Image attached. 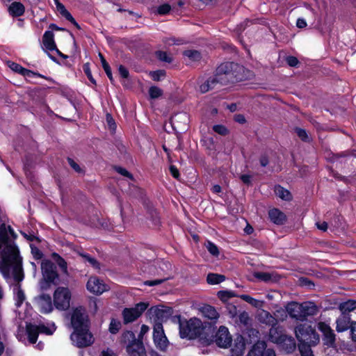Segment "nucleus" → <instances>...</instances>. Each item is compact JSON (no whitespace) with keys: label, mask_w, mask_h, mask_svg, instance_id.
Listing matches in <instances>:
<instances>
[{"label":"nucleus","mask_w":356,"mask_h":356,"mask_svg":"<svg viewBox=\"0 0 356 356\" xmlns=\"http://www.w3.org/2000/svg\"><path fill=\"white\" fill-rule=\"evenodd\" d=\"M16 234L10 226L0 225V271L5 277L12 274L17 283L13 286L15 305L19 307L25 300V294L19 284L24 279L22 258L14 242Z\"/></svg>","instance_id":"obj_1"},{"label":"nucleus","mask_w":356,"mask_h":356,"mask_svg":"<svg viewBox=\"0 0 356 356\" xmlns=\"http://www.w3.org/2000/svg\"><path fill=\"white\" fill-rule=\"evenodd\" d=\"M177 321L179 325V334L181 338L195 339L205 334L209 335L214 330V325L219 318L218 313H207L205 316L208 321L202 323L197 318H192L188 321H182L178 316Z\"/></svg>","instance_id":"obj_2"},{"label":"nucleus","mask_w":356,"mask_h":356,"mask_svg":"<svg viewBox=\"0 0 356 356\" xmlns=\"http://www.w3.org/2000/svg\"><path fill=\"white\" fill-rule=\"evenodd\" d=\"M243 72L244 67L242 65L234 62H225L216 68L215 75L222 86L242 81L244 78Z\"/></svg>","instance_id":"obj_3"},{"label":"nucleus","mask_w":356,"mask_h":356,"mask_svg":"<svg viewBox=\"0 0 356 356\" xmlns=\"http://www.w3.org/2000/svg\"><path fill=\"white\" fill-rule=\"evenodd\" d=\"M55 325L52 324L51 327H47L44 324L35 325L32 323L26 322L25 330L22 325H19L16 337L21 341H25L27 339L30 343H36L39 333H45L52 334L55 331Z\"/></svg>","instance_id":"obj_4"},{"label":"nucleus","mask_w":356,"mask_h":356,"mask_svg":"<svg viewBox=\"0 0 356 356\" xmlns=\"http://www.w3.org/2000/svg\"><path fill=\"white\" fill-rule=\"evenodd\" d=\"M295 334L299 343L317 346L320 343L319 334L312 325L307 323L298 325L295 328Z\"/></svg>","instance_id":"obj_5"},{"label":"nucleus","mask_w":356,"mask_h":356,"mask_svg":"<svg viewBox=\"0 0 356 356\" xmlns=\"http://www.w3.org/2000/svg\"><path fill=\"white\" fill-rule=\"evenodd\" d=\"M270 341L287 353H291L296 349V343L293 337L282 333L276 327H271L269 331Z\"/></svg>","instance_id":"obj_6"},{"label":"nucleus","mask_w":356,"mask_h":356,"mask_svg":"<svg viewBox=\"0 0 356 356\" xmlns=\"http://www.w3.org/2000/svg\"><path fill=\"white\" fill-rule=\"evenodd\" d=\"M42 274L44 282H41L40 288L47 290L50 284H58V274L56 270V266L50 260L44 259L41 263Z\"/></svg>","instance_id":"obj_7"},{"label":"nucleus","mask_w":356,"mask_h":356,"mask_svg":"<svg viewBox=\"0 0 356 356\" xmlns=\"http://www.w3.org/2000/svg\"><path fill=\"white\" fill-rule=\"evenodd\" d=\"M72 293L67 287L59 286L54 293V305L58 310L66 311L70 308Z\"/></svg>","instance_id":"obj_8"},{"label":"nucleus","mask_w":356,"mask_h":356,"mask_svg":"<svg viewBox=\"0 0 356 356\" xmlns=\"http://www.w3.org/2000/svg\"><path fill=\"white\" fill-rule=\"evenodd\" d=\"M286 312H317L321 309H329L327 307L322 306V303L316 304L312 301H306L301 304L292 301L286 305Z\"/></svg>","instance_id":"obj_9"},{"label":"nucleus","mask_w":356,"mask_h":356,"mask_svg":"<svg viewBox=\"0 0 356 356\" xmlns=\"http://www.w3.org/2000/svg\"><path fill=\"white\" fill-rule=\"evenodd\" d=\"M88 328L83 330H74L71 334L70 339L76 346L83 348L89 346L93 343L94 339L92 334L89 332Z\"/></svg>","instance_id":"obj_10"},{"label":"nucleus","mask_w":356,"mask_h":356,"mask_svg":"<svg viewBox=\"0 0 356 356\" xmlns=\"http://www.w3.org/2000/svg\"><path fill=\"white\" fill-rule=\"evenodd\" d=\"M317 327L322 333L323 343L328 348H334L336 346V334L334 330L325 323L320 322Z\"/></svg>","instance_id":"obj_11"},{"label":"nucleus","mask_w":356,"mask_h":356,"mask_svg":"<svg viewBox=\"0 0 356 356\" xmlns=\"http://www.w3.org/2000/svg\"><path fill=\"white\" fill-rule=\"evenodd\" d=\"M121 341L124 343H128L127 346V352L129 356H131V351H139V348H141L143 356H146L145 349L141 343L136 341L135 334L131 331L124 332L121 337Z\"/></svg>","instance_id":"obj_12"},{"label":"nucleus","mask_w":356,"mask_h":356,"mask_svg":"<svg viewBox=\"0 0 356 356\" xmlns=\"http://www.w3.org/2000/svg\"><path fill=\"white\" fill-rule=\"evenodd\" d=\"M65 318L71 320V325L74 330H83L89 327V320L86 313H69Z\"/></svg>","instance_id":"obj_13"},{"label":"nucleus","mask_w":356,"mask_h":356,"mask_svg":"<svg viewBox=\"0 0 356 356\" xmlns=\"http://www.w3.org/2000/svg\"><path fill=\"white\" fill-rule=\"evenodd\" d=\"M87 289L96 295H101L108 290V286L97 277H91L86 284Z\"/></svg>","instance_id":"obj_14"},{"label":"nucleus","mask_w":356,"mask_h":356,"mask_svg":"<svg viewBox=\"0 0 356 356\" xmlns=\"http://www.w3.org/2000/svg\"><path fill=\"white\" fill-rule=\"evenodd\" d=\"M215 342L218 346L223 348H226L231 345L232 337L226 327H220L216 334Z\"/></svg>","instance_id":"obj_15"},{"label":"nucleus","mask_w":356,"mask_h":356,"mask_svg":"<svg viewBox=\"0 0 356 356\" xmlns=\"http://www.w3.org/2000/svg\"><path fill=\"white\" fill-rule=\"evenodd\" d=\"M34 302L42 312H51L53 310L51 297L49 294H42L35 297Z\"/></svg>","instance_id":"obj_16"},{"label":"nucleus","mask_w":356,"mask_h":356,"mask_svg":"<svg viewBox=\"0 0 356 356\" xmlns=\"http://www.w3.org/2000/svg\"><path fill=\"white\" fill-rule=\"evenodd\" d=\"M54 35L51 31H46L42 37L43 49L47 51H53L56 49V45L54 42Z\"/></svg>","instance_id":"obj_17"},{"label":"nucleus","mask_w":356,"mask_h":356,"mask_svg":"<svg viewBox=\"0 0 356 356\" xmlns=\"http://www.w3.org/2000/svg\"><path fill=\"white\" fill-rule=\"evenodd\" d=\"M218 85H220V82L214 74L213 76L209 77L200 86V91L201 93H206L211 90L216 88Z\"/></svg>","instance_id":"obj_18"},{"label":"nucleus","mask_w":356,"mask_h":356,"mask_svg":"<svg viewBox=\"0 0 356 356\" xmlns=\"http://www.w3.org/2000/svg\"><path fill=\"white\" fill-rule=\"evenodd\" d=\"M270 220L276 225H283L286 221V216L280 210L273 209L268 211Z\"/></svg>","instance_id":"obj_19"},{"label":"nucleus","mask_w":356,"mask_h":356,"mask_svg":"<svg viewBox=\"0 0 356 356\" xmlns=\"http://www.w3.org/2000/svg\"><path fill=\"white\" fill-rule=\"evenodd\" d=\"M267 349L266 342L259 341L252 346L247 356H264Z\"/></svg>","instance_id":"obj_20"},{"label":"nucleus","mask_w":356,"mask_h":356,"mask_svg":"<svg viewBox=\"0 0 356 356\" xmlns=\"http://www.w3.org/2000/svg\"><path fill=\"white\" fill-rule=\"evenodd\" d=\"M343 314L337 320L336 330L339 332H344L350 328V318L348 313H342Z\"/></svg>","instance_id":"obj_21"},{"label":"nucleus","mask_w":356,"mask_h":356,"mask_svg":"<svg viewBox=\"0 0 356 356\" xmlns=\"http://www.w3.org/2000/svg\"><path fill=\"white\" fill-rule=\"evenodd\" d=\"M9 14L13 17H20L24 15L25 8L20 2H13L8 8Z\"/></svg>","instance_id":"obj_22"},{"label":"nucleus","mask_w":356,"mask_h":356,"mask_svg":"<svg viewBox=\"0 0 356 356\" xmlns=\"http://www.w3.org/2000/svg\"><path fill=\"white\" fill-rule=\"evenodd\" d=\"M153 339L154 343L158 348L163 351L166 350L168 345V341L164 333L153 334Z\"/></svg>","instance_id":"obj_23"},{"label":"nucleus","mask_w":356,"mask_h":356,"mask_svg":"<svg viewBox=\"0 0 356 356\" xmlns=\"http://www.w3.org/2000/svg\"><path fill=\"white\" fill-rule=\"evenodd\" d=\"M232 318L238 324L244 326H248L250 324L251 320L249 318L248 313H231Z\"/></svg>","instance_id":"obj_24"},{"label":"nucleus","mask_w":356,"mask_h":356,"mask_svg":"<svg viewBox=\"0 0 356 356\" xmlns=\"http://www.w3.org/2000/svg\"><path fill=\"white\" fill-rule=\"evenodd\" d=\"M275 193L277 197L283 200L290 201L292 200V195L291 193L280 185L275 186Z\"/></svg>","instance_id":"obj_25"},{"label":"nucleus","mask_w":356,"mask_h":356,"mask_svg":"<svg viewBox=\"0 0 356 356\" xmlns=\"http://www.w3.org/2000/svg\"><path fill=\"white\" fill-rule=\"evenodd\" d=\"M245 350V343L241 337H238L236 339L235 345L234 348H232V351L233 354L236 356H240L243 354Z\"/></svg>","instance_id":"obj_26"},{"label":"nucleus","mask_w":356,"mask_h":356,"mask_svg":"<svg viewBox=\"0 0 356 356\" xmlns=\"http://www.w3.org/2000/svg\"><path fill=\"white\" fill-rule=\"evenodd\" d=\"M352 156L348 152H344L340 154H334L332 157V161L333 163H343L349 161L351 159Z\"/></svg>","instance_id":"obj_27"},{"label":"nucleus","mask_w":356,"mask_h":356,"mask_svg":"<svg viewBox=\"0 0 356 356\" xmlns=\"http://www.w3.org/2000/svg\"><path fill=\"white\" fill-rule=\"evenodd\" d=\"M259 319L264 323L273 327L277 323L276 318L271 313H260Z\"/></svg>","instance_id":"obj_28"},{"label":"nucleus","mask_w":356,"mask_h":356,"mask_svg":"<svg viewBox=\"0 0 356 356\" xmlns=\"http://www.w3.org/2000/svg\"><path fill=\"white\" fill-rule=\"evenodd\" d=\"M51 256L57 265L61 269L62 272L65 275H68L67 264L65 260L56 252H54Z\"/></svg>","instance_id":"obj_29"},{"label":"nucleus","mask_w":356,"mask_h":356,"mask_svg":"<svg viewBox=\"0 0 356 356\" xmlns=\"http://www.w3.org/2000/svg\"><path fill=\"white\" fill-rule=\"evenodd\" d=\"M226 279L225 276L217 273H209L207 277V281L209 284H218Z\"/></svg>","instance_id":"obj_30"},{"label":"nucleus","mask_w":356,"mask_h":356,"mask_svg":"<svg viewBox=\"0 0 356 356\" xmlns=\"http://www.w3.org/2000/svg\"><path fill=\"white\" fill-rule=\"evenodd\" d=\"M338 308L341 312H353L356 309V300H348L341 302L339 305Z\"/></svg>","instance_id":"obj_31"},{"label":"nucleus","mask_w":356,"mask_h":356,"mask_svg":"<svg viewBox=\"0 0 356 356\" xmlns=\"http://www.w3.org/2000/svg\"><path fill=\"white\" fill-rule=\"evenodd\" d=\"M10 67L13 71L19 72L24 76H31V74L40 76L39 74L34 73L29 70L22 67L20 65L15 63H13L10 65Z\"/></svg>","instance_id":"obj_32"},{"label":"nucleus","mask_w":356,"mask_h":356,"mask_svg":"<svg viewBox=\"0 0 356 356\" xmlns=\"http://www.w3.org/2000/svg\"><path fill=\"white\" fill-rule=\"evenodd\" d=\"M240 298L258 309L264 306V301L256 300L248 295H241Z\"/></svg>","instance_id":"obj_33"},{"label":"nucleus","mask_w":356,"mask_h":356,"mask_svg":"<svg viewBox=\"0 0 356 356\" xmlns=\"http://www.w3.org/2000/svg\"><path fill=\"white\" fill-rule=\"evenodd\" d=\"M54 2L58 11L62 16H63L67 20H73L72 15L65 8V6L59 1V0H54Z\"/></svg>","instance_id":"obj_34"},{"label":"nucleus","mask_w":356,"mask_h":356,"mask_svg":"<svg viewBox=\"0 0 356 356\" xmlns=\"http://www.w3.org/2000/svg\"><path fill=\"white\" fill-rule=\"evenodd\" d=\"M254 277L261 281L270 282L273 281L274 275L266 272H256L254 273Z\"/></svg>","instance_id":"obj_35"},{"label":"nucleus","mask_w":356,"mask_h":356,"mask_svg":"<svg viewBox=\"0 0 356 356\" xmlns=\"http://www.w3.org/2000/svg\"><path fill=\"white\" fill-rule=\"evenodd\" d=\"M314 346H310L305 343H299L298 349L301 356H314L313 351L312 350V347Z\"/></svg>","instance_id":"obj_36"},{"label":"nucleus","mask_w":356,"mask_h":356,"mask_svg":"<svg viewBox=\"0 0 356 356\" xmlns=\"http://www.w3.org/2000/svg\"><path fill=\"white\" fill-rule=\"evenodd\" d=\"M149 307L148 302H140L136 304L134 307L124 308L122 312H145Z\"/></svg>","instance_id":"obj_37"},{"label":"nucleus","mask_w":356,"mask_h":356,"mask_svg":"<svg viewBox=\"0 0 356 356\" xmlns=\"http://www.w3.org/2000/svg\"><path fill=\"white\" fill-rule=\"evenodd\" d=\"M99 57H100V59H101L102 67H103V68H104V70L107 76L108 77V79L111 81V82L113 83L114 82V79L113 77L112 72H111V69L108 63L106 62V60L104 58V57L103 56V55L102 54H100V53H99Z\"/></svg>","instance_id":"obj_38"},{"label":"nucleus","mask_w":356,"mask_h":356,"mask_svg":"<svg viewBox=\"0 0 356 356\" xmlns=\"http://www.w3.org/2000/svg\"><path fill=\"white\" fill-rule=\"evenodd\" d=\"M295 132L303 142L309 143L312 141L311 137L309 136L305 129L299 127H296Z\"/></svg>","instance_id":"obj_39"},{"label":"nucleus","mask_w":356,"mask_h":356,"mask_svg":"<svg viewBox=\"0 0 356 356\" xmlns=\"http://www.w3.org/2000/svg\"><path fill=\"white\" fill-rule=\"evenodd\" d=\"M80 255L84 259L85 261L88 262L94 268H100L99 263L95 258L92 257L88 254L85 253H80Z\"/></svg>","instance_id":"obj_40"},{"label":"nucleus","mask_w":356,"mask_h":356,"mask_svg":"<svg viewBox=\"0 0 356 356\" xmlns=\"http://www.w3.org/2000/svg\"><path fill=\"white\" fill-rule=\"evenodd\" d=\"M156 58L163 62L171 63L172 62V58L166 51H157L155 53Z\"/></svg>","instance_id":"obj_41"},{"label":"nucleus","mask_w":356,"mask_h":356,"mask_svg":"<svg viewBox=\"0 0 356 356\" xmlns=\"http://www.w3.org/2000/svg\"><path fill=\"white\" fill-rule=\"evenodd\" d=\"M184 55L189 58L193 61H197L201 58V54L197 50L184 51Z\"/></svg>","instance_id":"obj_42"},{"label":"nucleus","mask_w":356,"mask_h":356,"mask_svg":"<svg viewBox=\"0 0 356 356\" xmlns=\"http://www.w3.org/2000/svg\"><path fill=\"white\" fill-rule=\"evenodd\" d=\"M217 296L222 302H226L229 298L236 296V294L231 291H219Z\"/></svg>","instance_id":"obj_43"},{"label":"nucleus","mask_w":356,"mask_h":356,"mask_svg":"<svg viewBox=\"0 0 356 356\" xmlns=\"http://www.w3.org/2000/svg\"><path fill=\"white\" fill-rule=\"evenodd\" d=\"M141 313H123L124 323L127 324L136 321Z\"/></svg>","instance_id":"obj_44"},{"label":"nucleus","mask_w":356,"mask_h":356,"mask_svg":"<svg viewBox=\"0 0 356 356\" xmlns=\"http://www.w3.org/2000/svg\"><path fill=\"white\" fill-rule=\"evenodd\" d=\"M149 95L151 99H156L163 95V90L156 86H151L149 89Z\"/></svg>","instance_id":"obj_45"},{"label":"nucleus","mask_w":356,"mask_h":356,"mask_svg":"<svg viewBox=\"0 0 356 356\" xmlns=\"http://www.w3.org/2000/svg\"><path fill=\"white\" fill-rule=\"evenodd\" d=\"M67 163L77 173L84 174V170L80 167V165L72 159L68 157Z\"/></svg>","instance_id":"obj_46"},{"label":"nucleus","mask_w":356,"mask_h":356,"mask_svg":"<svg viewBox=\"0 0 356 356\" xmlns=\"http://www.w3.org/2000/svg\"><path fill=\"white\" fill-rule=\"evenodd\" d=\"M121 328V323L119 321L112 319L109 325V332L111 334H116Z\"/></svg>","instance_id":"obj_47"},{"label":"nucleus","mask_w":356,"mask_h":356,"mask_svg":"<svg viewBox=\"0 0 356 356\" xmlns=\"http://www.w3.org/2000/svg\"><path fill=\"white\" fill-rule=\"evenodd\" d=\"M292 318L296 319L297 321L305 322L307 321V317L309 314L313 313H289Z\"/></svg>","instance_id":"obj_48"},{"label":"nucleus","mask_w":356,"mask_h":356,"mask_svg":"<svg viewBox=\"0 0 356 356\" xmlns=\"http://www.w3.org/2000/svg\"><path fill=\"white\" fill-rule=\"evenodd\" d=\"M152 79L155 81H159L163 77L165 76V72L162 70L150 72L149 73Z\"/></svg>","instance_id":"obj_49"},{"label":"nucleus","mask_w":356,"mask_h":356,"mask_svg":"<svg viewBox=\"0 0 356 356\" xmlns=\"http://www.w3.org/2000/svg\"><path fill=\"white\" fill-rule=\"evenodd\" d=\"M206 247L207 250L213 256H218L219 254V250L218 247L212 242L207 241L206 244Z\"/></svg>","instance_id":"obj_50"},{"label":"nucleus","mask_w":356,"mask_h":356,"mask_svg":"<svg viewBox=\"0 0 356 356\" xmlns=\"http://www.w3.org/2000/svg\"><path fill=\"white\" fill-rule=\"evenodd\" d=\"M171 308L163 305L152 306L147 312H170Z\"/></svg>","instance_id":"obj_51"},{"label":"nucleus","mask_w":356,"mask_h":356,"mask_svg":"<svg viewBox=\"0 0 356 356\" xmlns=\"http://www.w3.org/2000/svg\"><path fill=\"white\" fill-rule=\"evenodd\" d=\"M88 306L90 312H97L99 309L97 299L95 298H91L89 299Z\"/></svg>","instance_id":"obj_52"},{"label":"nucleus","mask_w":356,"mask_h":356,"mask_svg":"<svg viewBox=\"0 0 356 356\" xmlns=\"http://www.w3.org/2000/svg\"><path fill=\"white\" fill-rule=\"evenodd\" d=\"M213 129L215 132L222 136H225L228 134V129L225 126L221 124L214 125Z\"/></svg>","instance_id":"obj_53"},{"label":"nucleus","mask_w":356,"mask_h":356,"mask_svg":"<svg viewBox=\"0 0 356 356\" xmlns=\"http://www.w3.org/2000/svg\"><path fill=\"white\" fill-rule=\"evenodd\" d=\"M83 68L84 73L86 74L87 77L90 81V82L92 83L93 84H96V81H95V79L92 77V73H91V71L90 69L89 63L84 64L83 66Z\"/></svg>","instance_id":"obj_54"},{"label":"nucleus","mask_w":356,"mask_h":356,"mask_svg":"<svg viewBox=\"0 0 356 356\" xmlns=\"http://www.w3.org/2000/svg\"><path fill=\"white\" fill-rule=\"evenodd\" d=\"M179 120H183L185 122H187V120H188L187 115L186 113H181V114H177V115H174L171 119L172 124L175 125V124H177L179 122Z\"/></svg>","instance_id":"obj_55"},{"label":"nucleus","mask_w":356,"mask_h":356,"mask_svg":"<svg viewBox=\"0 0 356 356\" xmlns=\"http://www.w3.org/2000/svg\"><path fill=\"white\" fill-rule=\"evenodd\" d=\"M31 253L35 259H40L42 258L43 253L39 248H38L37 247H35L33 245H31Z\"/></svg>","instance_id":"obj_56"},{"label":"nucleus","mask_w":356,"mask_h":356,"mask_svg":"<svg viewBox=\"0 0 356 356\" xmlns=\"http://www.w3.org/2000/svg\"><path fill=\"white\" fill-rule=\"evenodd\" d=\"M168 280V278L165 277V278H163V279H156L154 280H147L144 282V284H145V285H147V286H156V285L162 284L163 282H164L165 281H166Z\"/></svg>","instance_id":"obj_57"},{"label":"nucleus","mask_w":356,"mask_h":356,"mask_svg":"<svg viewBox=\"0 0 356 356\" xmlns=\"http://www.w3.org/2000/svg\"><path fill=\"white\" fill-rule=\"evenodd\" d=\"M106 122L108 123L110 130L112 132H115L116 129V124L111 115L109 113L106 114Z\"/></svg>","instance_id":"obj_58"},{"label":"nucleus","mask_w":356,"mask_h":356,"mask_svg":"<svg viewBox=\"0 0 356 356\" xmlns=\"http://www.w3.org/2000/svg\"><path fill=\"white\" fill-rule=\"evenodd\" d=\"M193 309H197L198 312H216L214 307L206 304L200 305L198 307H194Z\"/></svg>","instance_id":"obj_59"},{"label":"nucleus","mask_w":356,"mask_h":356,"mask_svg":"<svg viewBox=\"0 0 356 356\" xmlns=\"http://www.w3.org/2000/svg\"><path fill=\"white\" fill-rule=\"evenodd\" d=\"M116 172H118L119 174L128 177L130 179H133V175L127 171L125 168L122 167H115V168Z\"/></svg>","instance_id":"obj_60"},{"label":"nucleus","mask_w":356,"mask_h":356,"mask_svg":"<svg viewBox=\"0 0 356 356\" xmlns=\"http://www.w3.org/2000/svg\"><path fill=\"white\" fill-rule=\"evenodd\" d=\"M118 72L121 77L127 79L129 76L128 70L122 65H119Z\"/></svg>","instance_id":"obj_61"},{"label":"nucleus","mask_w":356,"mask_h":356,"mask_svg":"<svg viewBox=\"0 0 356 356\" xmlns=\"http://www.w3.org/2000/svg\"><path fill=\"white\" fill-rule=\"evenodd\" d=\"M286 61V63L291 67H296L299 63L298 58L292 56H287Z\"/></svg>","instance_id":"obj_62"},{"label":"nucleus","mask_w":356,"mask_h":356,"mask_svg":"<svg viewBox=\"0 0 356 356\" xmlns=\"http://www.w3.org/2000/svg\"><path fill=\"white\" fill-rule=\"evenodd\" d=\"M160 332H161V334L164 333L162 323L159 321H155L154 325L153 334H155L157 333L160 334Z\"/></svg>","instance_id":"obj_63"},{"label":"nucleus","mask_w":356,"mask_h":356,"mask_svg":"<svg viewBox=\"0 0 356 356\" xmlns=\"http://www.w3.org/2000/svg\"><path fill=\"white\" fill-rule=\"evenodd\" d=\"M170 9L168 4H163L158 8V13L160 15H165L170 12Z\"/></svg>","instance_id":"obj_64"}]
</instances>
